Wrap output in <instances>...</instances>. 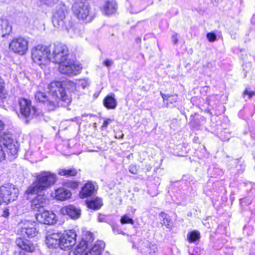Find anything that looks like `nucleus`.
Wrapping results in <instances>:
<instances>
[{
  "instance_id": "nucleus-47",
  "label": "nucleus",
  "mask_w": 255,
  "mask_h": 255,
  "mask_svg": "<svg viewBox=\"0 0 255 255\" xmlns=\"http://www.w3.org/2000/svg\"><path fill=\"white\" fill-rule=\"evenodd\" d=\"M4 125L0 120V132L4 129Z\"/></svg>"
},
{
  "instance_id": "nucleus-18",
  "label": "nucleus",
  "mask_w": 255,
  "mask_h": 255,
  "mask_svg": "<svg viewBox=\"0 0 255 255\" xmlns=\"http://www.w3.org/2000/svg\"><path fill=\"white\" fill-rule=\"evenodd\" d=\"M63 213L68 215L73 219H77L80 218L81 216V210L71 205L66 206L62 209Z\"/></svg>"
},
{
  "instance_id": "nucleus-11",
  "label": "nucleus",
  "mask_w": 255,
  "mask_h": 255,
  "mask_svg": "<svg viewBox=\"0 0 255 255\" xmlns=\"http://www.w3.org/2000/svg\"><path fill=\"white\" fill-rule=\"evenodd\" d=\"M59 71L63 74L69 76L77 75L82 69L81 65L65 61L59 64Z\"/></svg>"
},
{
  "instance_id": "nucleus-6",
  "label": "nucleus",
  "mask_w": 255,
  "mask_h": 255,
  "mask_svg": "<svg viewBox=\"0 0 255 255\" xmlns=\"http://www.w3.org/2000/svg\"><path fill=\"white\" fill-rule=\"evenodd\" d=\"M73 13L79 19L85 20L86 22L92 21L93 17L90 15V6L88 3L81 0L75 2L72 7Z\"/></svg>"
},
{
  "instance_id": "nucleus-36",
  "label": "nucleus",
  "mask_w": 255,
  "mask_h": 255,
  "mask_svg": "<svg viewBox=\"0 0 255 255\" xmlns=\"http://www.w3.org/2000/svg\"><path fill=\"white\" fill-rule=\"evenodd\" d=\"M128 169L129 172L133 174L137 173L138 167L136 165H130L128 167Z\"/></svg>"
},
{
  "instance_id": "nucleus-25",
  "label": "nucleus",
  "mask_w": 255,
  "mask_h": 255,
  "mask_svg": "<svg viewBox=\"0 0 255 255\" xmlns=\"http://www.w3.org/2000/svg\"><path fill=\"white\" fill-rule=\"evenodd\" d=\"M141 251L145 255H153L156 252L157 247L148 242H145L143 243V248Z\"/></svg>"
},
{
  "instance_id": "nucleus-13",
  "label": "nucleus",
  "mask_w": 255,
  "mask_h": 255,
  "mask_svg": "<svg viewBox=\"0 0 255 255\" xmlns=\"http://www.w3.org/2000/svg\"><path fill=\"white\" fill-rule=\"evenodd\" d=\"M36 219L38 222L47 225H53L56 222L55 214L47 210L37 213Z\"/></svg>"
},
{
  "instance_id": "nucleus-28",
  "label": "nucleus",
  "mask_w": 255,
  "mask_h": 255,
  "mask_svg": "<svg viewBox=\"0 0 255 255\" xmlns=\"http://www.w3.org/2000/svg\"><path fill=\"white\" fill-rule=\"evenodd\" d=\"M70 85L71 86L74 85L75 86L76 89L78 90L81 89H84L86 87L89 86L88 82L87 80L85 79H81L77 80L75 83H74L72 82H69Z\"/></svg>"
},
{
  "instance_id": "nucleus-14",
  "label": "nucleus",
  "mask_w": 255,
  "mask_h": 255,
  "mask_svg": "<svg viewBox=\"0 0 255 255\" xmlns=\"http://www.w3.org/2000/svg\"><path fill=\"white\" fill-rule=\"evenodd\" d=\"M35 223L29 221H25L21 226V233L22 235H26L29 238H33L36 236L38 231L35 227Z\"/></svg>"
},
{
  "instance_id": "nucleus-9",
  "label": "nucleus",
  "mask_w": 255,
  "mask_h": 255,
  "mask_svg": "<svg viewBox=\"0 0 255 255\" xmlns=\"http://www.w3.org/2000/svg\"><path fill=\"white\" fill-rule=\"evenodd\" d=\"M28 44V40L23 37L14 38L9 43V49L15 53L22 55L26 53Z\"/></svg>"
},
{
  "instance_id": "nucleus-46",
  "label": "nucleus",
  "mask_w": 255,
  "mask_h": 255,
  "mask_svg": "<svg viewBox=\"0 0 255 255\" xmlns=\"http://www.w3.org/2000/svg\"><path fill=\"white\" fill-rule=\"evenodd\" d=\"M172 39L174 44L177 43L178 40L176 35L172 36Z\"/></svg>"
},
{
  "instance_id": "nucleus-29",
  "label": "nucleus",
  "mask_w": 255,
  "mask_h": 255,
  "mask_svg": "<svg viewBox=\"0 0 255 255\" xmlns=\"http://www.w3.org/2000/svg\"><path fill=\"white\" fill-rule=\"evenodd\" d=\"M88 244L87 241L82 240L75 247L74 253L76 255L81 254L88 248Z\"/></svg>"
},
{
  "instance_id": "nucleus-37",
  "label": "nucleus",
  "mask_w": 255,
  "mask_h": 255,
  "mask_svg": "<svg viewBox=\"0 0 255 255\" xmlns=\"http://www.w3.org/2000/svg\"><path fill=\"white\" fill-rule=\"evenodd\" d=\"M98 221L100 222H108V217L103 214H100L98 218Z\"/></svg>"
},
{
  "instance_id": "nucleus-16",
  "label": "nucleus",
  "mask_w": 255,
  "mask_h": 255,
  "mask_svg": "<svg viewBox=\"0 0 255 255\" xmlns=\"http://www.w3.org/2000/svg\"><path fill=\"white\" fill-rule=\"evenodd\" d=\"M0 142L8 154L12 156L17 154L18 148L13 143V140L11 138L8 137V139L3 138Z\"/></svg>"
},
{
  "instance_id": "nucleus-45",
  "label": "nucleus",
  "mask_w": 255,
  "mask_h": 255,
  "mask_svg": "<svg viewBox=\"0 0 255 255\" xmlns=\"http://www.w3.org/2000/svg\"><path fill=\"white\" fill-rule=\"evenodd\" d=\"M9 215L8 209H5L3 211L2 216L4 217H7Z\"/></svg>"
},
{
  "instance_id": "nucleus-3",
  "label": "nucleus",
  "mask_w": 255,
  "mask_h": 255,
  "mask_svg": "<svg viewBox=\"0 0 255 255\" xmlns=\"http://www.w3.org/2000/svg\"><path fill=\"white\" fill-rule=\"evenodd\" d=\"M36 180L27 189L28 194L37 193L54 185L56 181V176H36Z\"/></svg>"
},
{
  "instance_id": "nucleus-32",
  "label": "nucleus",
  "mask_w": 255,
  "mask_h": 255,
  "mask_svg": "<svg viewBox=\"0 0 255 255\" xmlns=\"http://www.w3.org/2000/svg\"><path fill=\"white\" fill-rule=\"evenodd\" d=\"M159 216L162 218V225H165L167 228L170 227V222L171 219L169 216L164 212H161L159 214Z\"/></svg>"
},
{
  "instance_id": "nucleus-24",
  "label": "nucleus",
  "mask_w": 255,
  "mask_h": 255,
  "mask_svg": "<svg viewBox=\"0 0 255 255\" xmlns=\"http://www.w3.org/2000/svg\"><path fill=\"white\" fill-rule=\"evenodd\" d=\"M117 10V4L114 0L107 1L103 6V11L106 15L115 13Z\"/></svg>"
},
{
  "instance_id": "nucleus-19",
  "label": "nucleus",
  "mask_w": 255,
  "mask_h": 255,
  "mask_svg": "<svg viewBox=\"0 0 255 255\" xmlns=\"http://www.w3.org/2000/svg\"><path fill=\"white\" fill-rule=\"evenodd\" d=\"M105 247V244L103 241H98L85 255H100Z\"/></svg>"
},
{
  "instance_id": "nucleus-31",
  "label": "nucleus",
  "mask_w": 255,
  "mask_h": 255,
  "mask_svg": "<svg viewBox=\"0 0 255 255\" xmlns=\"http://www.w3.org/2000/svg\"><path fill=\"white\" fill-rule=\"evenodd\" d=\"M200 238V233L197 231L189 232L187 235V239L190 243H193L198 240Z\"/></svg>"
},
{
  "instance_id": "nucleus-10",
  "label": "nucleus",
  "mask_w": 255,
  "mask_h": 255,
  "mask_svg": "<svg viewBox=\"0 0 255 255\" xmlns=\"http://www.w3.org/2000/svg\"><path fill=\"white\" fill-rule=\"evenodd\" d=\"M76 236L77 235L74 230H70L65 231L61 236L60 248L64 250L70 249L75 245Z\"/></svg>"
},
{
  "instance_id": "nucleus-27",
  "label": "nucleus",
  "mask_w": 255,
  "mask_h": 255,
  "mask_svg": "<svg viewBox=\"0 0 255 255\" xmlns=\"http://www.w3.org/2000/svg\"><path fill=\"white\" fill-rule=\"evenodd\" d=\"M87 206L89 208L93 210H98L102 206V201L100 198H96L86 202Z\"/></svg>"
},
{
  "instance_id": "nucleus-4",
  "label": "nucleus",
  "mask_w": 255,
  "mask_h": 255,
  "mask_svg": "<svg viewBox=\"0 0 255 255\" xmlns=\"http://www.w3.org/2000/svg\"><path fill=\"white\" fill-rule=\"evenodd\" d=\"M51 49L44 45H38L31 50V57L39 66L45 65L50 61Z\"/></svg>"
},
{
  "instance_id": "nucleus-20",
  "label": "nucleus",
  "mask_w": 255,
  "mask_h": 255,
  "mask_svg": "<svg viewBox=\"0 0 255 255\" xmlns=\"http://www.w3.org/2000/svg\"><path fill=\"white\" fill-rule=\"evenodd\" d=\"M12 30V26L6 19H0V36L5 37L10 34Z\"/></svg>"
},
{
  "instance_id": "nucleus-26",
  "label": "nucleus",
  "mask_w": 255,
  "mask_h": 255,
  "mask_svg": "<svg viewBox=\"0 0 255 255\" xmlns=\"http://www.w3.org/2000/svg\"><path fill=\"white\" fill-rule=\"evenodd\" d=\"M7 174H27L24 170L23 167L16 164H12L8 167Z\"/></svg>"
},
{
  "instance_id": "nucleus-42",
  "label": "nucleus",
  "mask_w": 255,
  "mask_h": 255,
  "mask_svg": "<svg viewBox=\"0 0 255 255\" xmlns=\"http://www.w3.org/2000/svg\"><path fill=\"white\" fill-rule=\"evenodd\" d=\"M4 86H3V82L2 80L0 77V99L2 98L3 97L2 92L3 91Z\"/></svg>"
},
{
  "instance_id": "nucleus-23",
  "label": "nucleus",
  "mask_w": 255,
  "mask_h": 255,
  "mask_svg": "<svg viewBox=\"0 0 255 255\" xmlns=\"http://www.w3.org/2000/svg\"><path fill=\"white\" fill-rule=\"evenodd\" d=\"M104 106L108 109H115L117 106V101L115 95L112 94L107 96L103 100Z\"/></svg>"
},
{
  "instance_id": "nucleus-40",
  "label": "nucleus",
  "mask_w": 255,
  "mask_h": 255,
  "mask_svg": "<svg viewBox=\"0 0 255 255\" xmlns=\"http://www.w3.org/2000/svg\"><path fill=\"white\" fill-rule=\"evenodd\" d=\"M247 95L248 96V98L250 99L253 96L255 95V92L251 91L249 92L247 90H246L244 93L243 95L245 96V95Z\"/></svg>"
},
{
  "instance_id": "nucleus-33",
  "label": "nucleus",
  "mask_w": 255,
  "mask_h": 255,
  "mask_svg": "<svg viewBox=\"0 0 255 255\" xmlns=\"http://www.w3.org/2000/svg\"><path fill=\"white\" fill-rule=\"evenodd\" d=\"M121 222L123 224H130L132 225L134 223L133 220L127 215H124L122 217Z\"/></svg>"
},
{
  "instance_id": "nucleus-39",
  "label": "nucleus",
  "mask_w": 255,
  "mask_h": 255,
  "mask_svg": "<svg viewBox=\"0 0 255 255\" xmlns=\"http://www.w3.org/2000/svg\"><path fill=\"white\" fill-rule=\"evenodd\" d=\"M5 149L4 148L3 146H2L1 144H0V161L4 159L5 158Z\"/></svg>"
},
{
  "instance_id": "nucleus-12",
  "label": "nucleus",
  "mask_w": 255,
  "mask_h": 255,
  "mask_svg": "<svg viewBox=\"0 0 255 255\" xmlns=\"http://www.w3.org/2000/svg\"><path fill=\"white\" fill-rule=\"evenodd\" d=\"M16 246L22 250L20 251H15V255H25L24 251L27 252H32L34 251V247L33 244L29 240L18 238L15 242Z\"/></svg>"
},
{
  "instance_id": "nucleus-35",
  "label": "nucleus",
  "mask_w": 255,
  "mask_h": 255,
  "mask_svg": "<svg viewBox=\"0 0 255 255\" xmlns=\"http://www.w3.org/2000/svg\"><path fill=\"white\" fill-rule=\"evenodd\" d=\"M43 4L48 5V6H52L56 3L57 0H39Z\"/></svg>"
},
{
  "instance_id": "nucleus-1",
  "label": "nucleus",
  "mask_w": 255,
  "mask_h": 255,
  "mask_svg": "<svg viewBox=\"0 0 255 255\" xmlns=\"http://www.w3.org/2000/svg\"><path fill=\"white\" fill-rule=\"evenodd\" d=\"M49 95L38 91L35 94L37 102L42 103L48 111H53L57 107H67L71 102V98L67 94L61 82L54 81L48 86Z\"/></svg>"
},
{
  "instance_id": "nucleus-30",
  "label": "nucleus",
  "mask_w": 255,
  "mask_h": 255,
  "mask_svg": "<svg viewBox=\"0 0 255 255\" xmlns=\"http://www.w3.org/2000/svg\"><path fill=\"white\" fill-rule=\"evenodd\" d=\"M81 170L79 169L77 170L75 168H72L68 170L60 169L58 171L59 175H76L77 174H80Z\"/></svg>"
},
{
  "instance_id": "nucleus-34",
  "label": "nucleus",
  "mask_w": 255,
  "mask_h": 255,
  "mask_svg": "<svg viewBox=\"0 0 255 255\" xmlns=\"http://www.w3.org/2000/svg\"><path fill=\"white\" fill-rule=\"evenodd\" d=\"M65 185L67 187L74 189L78 187V184L75 181H67L65 183Z\"/></svg>"
},
{
  "instance_id": "nucleus-44",
  "label": "nucleus",
  "mask_w": 255,
  "mask_h": 255,
  "mask_svg": "<svg viewBox=\"0 0 255 255\" xmlns=\"http://www.w3.org/2000/svg\"><path fill=\"white\" fill-rule=\"evenodd\" d=\"M39 175H55L54 174L52 173L51 172L49 171H41L40 174Z\"/></svg>"
},
{
  "instance_id": "nucleus-50",
  "label": "nucleus",
  "mask_w": 255,
  "mask_h": 255,
  "mask_svg": "<svg viewBox=\"0 0 255 255\" xmlns=\"http://www.w3.org/2000/svg\"><path fill=\"white\" fill-rule=\"evenodd\" d=\"M67 146H68V147H70V145H69V143H67Z\"/></svg>"
},
{
  "instance_id": "nucleus-48",
  "label": "nucleus",
  "mask_w": 255,
  "mask_h": 255,
  "mask_svg": "<svg viewBox=\"0 0 255 255\" xmlns=\"http://www.w3.org/2000/svg\"><path fill=\"white\" fill-rule=\"evenodd\" d=\"M161 95L164 100H166L167 98L168 97V96H167L166 95L162 94V93H161Z\"/></svg>"
},
{
  "instance_id": "nucleus-17",
  "label": "nucleus",
  "mask_w": 255,
  "mask_h": 255,
  "mask_svg": "<svg viewBox=\"0 0 255 255\" xmlns=\"http://www.w3.org/2000/svg\"><path fill=\"white\" fill-rule=\"evenodd\" d=\"M96 184L90 181L86 183L83 187L79 193V196L81 198L92 196L96 191Z\"/></svg>"
},
{
  "instance_id": "nucleus-8",
  "label": "nucleus",
  "mask_w": 255,
  "mask_h": 255,
  "mask_svg": "<svg viewBox=\"0 0 255 255\" xmlns=\"http://www.w3.org/2000/svg\"><path fill=\"white\" fill-rule=\"evenodd\" d=\"M21 115L26 118L32 119L38 115L35 107L31 105L30 100L22 98L18 101Z\"/></svg>"
},
{
  "instance_id": "nucleus-15",
  "label": "nucleus",
  "mask_w": 255,
  "mask_h": 255,
  "mask_svg": "<svg viewBox=\"0 0 255 255\" xmlns=\"http://www.w3.org/2000/svg\"><path fill=\"white\" fill-rule=\"evenodd\" d=\"M48 204V201L44 195H38L33 199L31 202V207L32 210L40 212L41 209L43 208Z\"/></svg>"
},
{
  "instance_id": "nucleus-7",
  "label": "nucleus",
  "mask_w": 255,
  "mask_h": 255,
  "mask_svg": "<svg viewBox=\"0 0 255 255\" xmlns=\"http://www.w3.org/2000/svg\"><path fill=\"white\" fill-rule=\"evenodd\" d=\"M18 195V190L13 184H8L0 187V205L2 203L8 204L15 200Z\"/></svg>"
},
{
  "instance_id": "nucleus-2",
  "label": "nucleus",
  "mask_w": 255,
  "mask_h": 255,
  "mask_svg": "<svg viewBox=\"0 0 255 255\" xmlns=\"http://www.w3.org/2000/svg\"><path fill=\"white\" fill-rule=\"evenodd\" d=\"M52 21L53 26L61 30L68 31L72 26V22L69 15V10L67 6L62 3H59L56 6Z\"/></svg>"
},
{
  "instance_id": "nucleus-5",
  "label": "nucleus",
  "mask_w": 255,
  "mask_h": 255,
  "mask_svg": "<svg viewBox=\"0 0 255 255\" xmlns=\"http://www.w3.org/2000/svg\"><path fill=\"white\" fill-rule=\"evenodd\" d=\"M52 53H50V61L60 64L66 61L69 56V50L64 44L56 43L50 49Z\"/></svg>"
},
{
  "instance_id": "nucleus-22",
  "label": "nucleus",
  "mask_w": 255,
  "mask_h": 255,
  "mask_svg": "<svg viewBox=\"0 0 255 255\" xmlns=\"http://www.w3.org/2000/svg\"><path fill=\"white\" fill-rule=\"evenodd\" d=\"M71 196V192L64 188H60L55 190V197L58 200L64 201L69 199Z\"/></svg>"
},
{
  "instance_id": "nucleus-43",
  "label": "nucleus",
  "mask_w": 255,
  "mask_h": 255,
  "mask_svg": "<svg viewBox=\"0 0 255 255\" xmlns=\"http://www.w3.org/2000/svg\"><path fill=\"white\" fill-rule=\"evenodd\" d=\"M113 63L112 60L107 59L103 62V65L107 67H110Z\"/></svg>"
},
{
  "instance_id": "nucleus-38",
  "label": "nucleus",
  "mask_w": 255,
  "mask_h": 255,
  "mask_svg": "<svg viewBox=\"0 0 255 255\" xmlns=\"http://www.w3.org/2000/svg\"><path fill=\"white\" fill-rule=\"evenodd\" d=\"M207 37L209 41L213 42L216 39V35L214 33L210 32L207 33Z\"/></svg>"
},
{
  "instance_id": "nucleus-49",
  "label": "nucleus",
  "mask_w": 255,
  "mask_h": 255,
  "mask_svg": "<svg viewBox=\"0 0 255 255\" xmlns=\"http://www.w3.org/2000/svg\"><path fill=\"white\" fill-rule=\"evenodd\" d=\"M144 9H145V8H142V9H140V10H138V11H134V12H132V13H138V12H140V11H142V10H144Z\"/></svg>"
},
{
  "instance_id": "nucleus-21",
  "label": "nucleus",
  "mask_w": 255,
  "mask_h": 255,
  "mask_svg": "<svg viewBox=\"0 0 255 255\" xmlns=\"http://www.w3.org/2000/svg\"><path fill=\"white\" fill-rule=\"evenodd\" d=\"M60 235L58 233H52L47 236L46 244L49 247L56 248L57 246H59L60 247Z\"/></svg>"
},
{
  "instance_id": "nucleus-41",
  "label": "nucleus",
  "mask_w": 255,
  "mask_h": 255,
  "mask_svg": "<svg viewBox=\"0 0 255 255\" xmlns=\"http://www.w3.org/2000/svg\"><path fill=\"white\" fill-rule=\"evenodd\" d=\"M113 120L111 119H107L105 121H104L103 125L102 126L103 128H106L109 125L110 123H111Z\"/></svg>"
}]
</instances>
